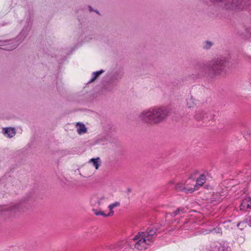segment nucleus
<instances>
[{"label":"nucleus","mask_w":251,"mask_h":251,"mask_svg":"<svg viewBox=\"0 0 251 251\" xmlns=\"http://www.w3.org/2000/svg\"><path fill=\"white\" fill-rule=\"evenodd\" d=\"M229 62L225 57L220 56L206 62H199L194 66L197 77L212 78L226 73L228 68Z\"/></svg>","instance_id":"obj_1"},{"label":"nucleus","mask_w":251,"mask_h":251,"mask_svg":"<svg viewBox=\"0 0 251 251\" xmlns=\"http://www.w3.org/2000/svg\"><path fill=\"white\" fill-rule=\"evenodd\" d=\"M167 108L163 106H154L145 109L138 116L140 121L150 125H156L163 122L169 115Z\"/></svg>","instance_id":"obj_2"},{"label":"nucleus","mask_w":251,"mask_h":251,"mask_svg":"<svg viewBox=\"0 0 251 251\" xmlns=\"http://www.w3.org/2000/svg\"><path fill=\"white\" fill-rule=\"evenodd\" d=\"M27 35V31L23 29L16 39L10 40L0 41V48L6 50L15 49L19 44L24 40Z\"/></svg>","instance_id":"obj_3"},{"label":"nucleus","mask_w":251,"mask_h":251,"mask_svg":"<svg viewBox=\"0 0 251 251\" xmlns=\"http://www.w3.org/2000/svg\"><path fill=\"white\" fill-rule=\"evenodd\" d=\"M147 245H150V244L147 242V239L141 232L135 235L130 242V247H133L138 250L146 249Z\"/></svg>","instance_id":"obj_4"},{"label":"nucleus","mask_w":251,"mask_h":251,"mask_svg":"<svg viewBox=\"0 0 251 251\" xmlns=\"http://www.w3.org/2000/svg\"><path fill=\"white\" fill-rule=\"evenodd\" d=\"M27 201V200H22L19 203H11L8 205H5L1 208V211H7L10 214H14L17 212L22 210V205L24 201Z\"/></svg>","instance_id":"obj_5"},{"label":"nucleus","mask_w":251,"mask_h":251,"mask_svg":"<svg viewBox=\"0 0 251 251\" xmlns=\"http://www.w3.org/2000/svg\"><path fill=\"white\" fill-rule=\"evenodd\" d=\"M212 113V112L209 110L198 112L195 115V118L198 121L201 120L205 122H210L214 118V115Z\"/></svg>","instance_id":"obj_6"},{"label":"nucleus","mask_w":251,"mask_h":251,"mask_svg":"<svg viewBox=\"0 0 251 251\" xmlns=\"http://www.w3.org/2000/svg\"><path fill=\"white\" fill-rule=\"evenodd\" d=\"M189 181H192L194 184L195 180L194 179H191V178H189L186 181L184 186L181 183L176 184L175 186L176 190L178 192H183L185 193H193L195 191V189L193 188L192 187H189Z\"/></svg>","instance_id":"obj_7"},{"label":"nucleus","mask_w":251,"mask_h":251,"mask_svg":"<svg viewBox=\"0 0 251 251\" xmlns=\"http://www.w3.org/2000/svg\"><path fill=\"white\" fill-rule=\"evenodd\" d=\"M156 231V229L150 227L148 228L145 232H141V233L147 239V242L149 243L151 245L154 241Z\"/></svg>","instance_id":"obj_8"},{"label":"nucleus","mask_w":251,"mask_h":251,"mask_svg":"<svg viewBox=\"0 0 251 251\" xmlns=\"http://www.w3.org/2000/svg\"><path fill=\"white\" fill-rule=\"evenodd\" d=\"M103 199L104 197L93 195L91 198L90 203L94 207H98L101 204V201Z\"/></svg>","instance_id":"obj_9"},{"label":"nucleus","mask_w":251,"mask_h":251,"mask_svg":"<svg viewBox=\"0 0 251 251\" xmlns=\"http://www.w3.org/2000/svg\"><path fill=\"white\" fill-rule=\"evenodd\" d=\"M240 210L245 211L248 209H251V198L247 197L243 201L240 206Z\"/></svg>","instance_id":"obj_10"},{"label":"nucleus","mask_w":251,"mask_h":251,"mask_svg":"<svg viewBox=\"0 0 251 251\" xmlns=\"http://www.w3.org/2000/svg\"><path fill=\"white\" fill-rule=\"evenodd\" d=\"M206 177V176L202 174L197 178L195 187H193V188L195 189V191L198 190L200 187H201L205 182Z\"/></svg>","instance_id":"obj_11"},{"label":"nucleus","mask_w":251,"mask_h":251,"mask_svg":"<svg viewBox=\"0 0 251 251\" xmlns=\"http://www.w3.org/2000/svg\"><path fill=\"white\" fill-rule=\"evenodd\" d=\"M3 133L8 137L11 138L15 135L16 131L14 128L6 127L3 128Z\"/></svg>","instance_id":"obj_12"},{"label":"nucleus","mask_w":251,"mask_h":251,"mask_svg":"<svg viewBox=\"0 0 251 251\" xmlns=\"http://www.w3.org/2000/svg\"><path fill=\"white\" fill-rule=\"evenodd\" d=\"M77 132L79 135L86 133L87 129L86 126L81 123H77L76 125Z\"/></svg>","instance_id":"obj_13"},{"label":"nucleus","mask_w":251,"mask_h":251,"mask_svg":"<svg viewBox=\"0 0 251 251\" xmlns=\"http://www.w3.org/2000/svg\"><path fill=\"white\" fill-rule=\"evenodd\" d=\"M104 72L103 70H100V71L93 72L92 73V78L89 81V83H91L94 81L98 77L100 76L102 73Z\"/></svg>","instance_id":"obj_14"},{"label":"nucleus","mask_w":251,"mask_h":251,"mask_svg":"<svg viewBox=\"0 0 251 251\" xmlns=\"http://www.w3.org/2000/svg\"><path fill=\"white\" fill-rule=\"evenodd\" d=\"M120 204L119 202L116 201L114 203L110 204L108 206V208L109 209V212L108 214H107V216H112L114 214V211H113V209L116 207H118L120 206Z\"/></svg>","instance_id":"obj_15"},{"label":"nucleus","mask_w":251,"mask_h":251,"mask_svg":"<svg viewBox=\"0 0 251 251\" xmlns=\"http://www.w3.org/2000/svg\"><path fill=\"white\" fill-rule=\"evenodd\" d=\"M89 162H91L93 165L95 167L96 169H98L100 166V157H97L96 158H91Z\"/></svg>","instance_id":"obj_16"},{"label":"nucleus","mask_w":251,"mask_h":251,"mask_svg":"<svg viewBox=\"0 0 251 251\" xmlns=\"http://www.w3.org/2000/svg\"><path fill=\"white\" fill-rule=\"evenodd\" d=\"M213 43L209 41H205L202 43V49L204 50H209L213 46Z\"/></svg>","instance_id":"obj_17"},{"label":"nucleus","mask_w":251,"mask_h":251,"mask_svg":"<svg viewBox=\"0 0 251 251\" xmlns=\"http://www.w3.org/2000/svg\"><path fill=\"white\" fill-rule=\"evenodd\" d=\"M115 87L116 84L111 82L107 84V85L105 86V89L107 91H112Z\"/></svg>","instance_id":"obj_18"},{"label":"nucleus","mask_w":251,"mask_h":251,"mask_svg":"<svg viewBox=\"0 0 251 251\" xmlns=\"http://www.w3.org/2000/svg\"><path fill=\"white\" fill-rule=\"evenodd\" d=\"M122 76L121 75L119 74H115L113 75L111 78V80L112 82H114L116 80H119L122 78Z\"/></svg>","instance_id":"obj_19"},{"label":"nucleus","mask_w":251,"mask_h":251,"mask_svg":"<svg viewBox=\"0 0 251 251\" xmlns=\"http://www.w3.org/2000/svg\"><path fill=\"white\" fill-rule=\"evenodd\" d=\"M93 211L94 212V214L97 216H103L104 217H110V216H107V214H105L103 212L101 211H98L96 209H93Z\"/></svg>","instance_id":"obj_20"},{"label":"nucleus","mask_w":251,"mask_h":251,"mask_svg":"<svg viewBox=\"0 0 251 251\" xmlns=\"http://www.w3.org/2000/svg\"><path fill=\"white\" fill-rule=\"evenodd\" d=\"M195 104V103L194 102V100L192 98L187 100V105L189 108L193 107Z\"/></svg>","instance_id":"obj_21"},{"label":"nucleus","mask_w":251,"mask_h":251,"mask_svg":"<svg viewBox=\"0 0 251 251\" xmlns=\"http://www.w3.org/2000/svg\"><path fill=\"white\" fill-rule=\"evenodd\" d=\"M106 141V139H105V137H101L99 138L97 140V143L99 144H104V143Z\"/></svg>","instance_id":"obj_22"},{"label":"nucleus","mask_w":251,"mask_h":251,"mask_svg":"<svg viewBox=\"0 0 251 251\" xmlns=\"http://www.w3.org/2000/svg\"><path fill=\"white\" fill-rule=\"evenodd\" d=\"M177 211H179L180 212H181L182 213H184L185 211V209L183 207H179L177 208Z\"/></svg>","instance_id":"obj_23"},{"label":"nucleus","mask_w":251,"mask_h":251,"mask_svg":"<svg viewBox=\"0 0 251 251\" xmlns=\"http://www.w3.org/2000/svg\"><path fill=\"white\" fill-rule=\"evenodd\" d=\"M195 184H196V182L195 181L194 184H193V182L192 181L191 182L189 181V187H193V186H194L193 187H194Z\"/></svg>","instance_id":"obj_24"},{"label":"nucleus","mask_w":251,"mask_h":251,"mask_svg":"<svg viewBox=\"0 0 251 251\" xmlns=\"http://www.w3.org/2000/svg\"><path fill=\"white\" fill-rule=\"evenodd\" d=\"M179 213H180V212L177 211V209L174 212L173 214L174 215V216H176L177 215H178Z\"/></svg>","instance_id":"obj_25"},{"label":"nucleus","mask_w":251,"mask_h":251,"mask_svg":"<svg viewBox=\"0 0 251 251\" xmlns=\"http://www.w3.org/2000/svg\"><path fill=\"white\" fill-rule=\"evenodd\" d=\"M244 224L243 223H239L238 224L237 226L238 227H240V225H242V224Z\"/></svg>","instance_id":"obj_26"},{"label":"nucleus","mask_w":251,"mask_h":251,"mask_svg":"<svg viewBox=\"0 0 251 251\" xmlns=\"http://www.w3.org/2000/svg\"><path fill=\"white\" fill-rule=\"evenodd\" d=\"M89 10H90V11H92V9L91 6H89Z\"/></svg>","instance_id":"obj_27"}]
</instances>
